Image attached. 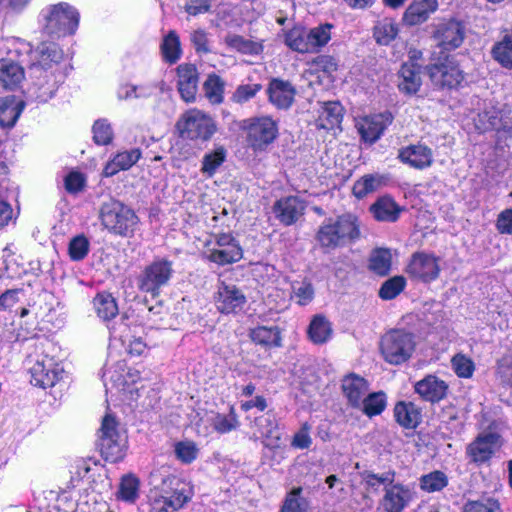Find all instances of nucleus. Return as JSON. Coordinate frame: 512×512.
<instances>
[{
  "instance_id": "26",
  "label": "nucleus",
  "mask_w": 512,
  "mask_h": 512,
  "mask_svg": "<svg viewBox=\"0 0 512 512\" xmlns=\"http://www.w3.org/2000/svg\"><path fill=\"white\" fill-rule=\"evenodd\" d=\"M268 99L278 109H288L295 98L296 89L289 82L273 78L267 88Z\"/></svg>"
},
{
  "instance_id": "1",
  "label": "nucleus",
  "mask_w": 512,
  "mask_h": 512,
  "mask_svg": "<svg viewBox=\"0 0 512 512\" xmlns=\"http://www.w3.org/2000/svg\"><path fill=\"white\" fill-rule=\"evenodd\" d=\"M150 485L149 512H176L193 497L190 483L172 474L153 472L150 476Z\"/></svg>"
},
{
  "instance_id": "48",
  "label": "nucleus",
  "mask_w": 512,
  "mask_h": 512,
  "mask_svg": "<svg viewBox=\"0 0 512 512\" xmlns=\"http://www.w3.org/2000/svg\"><path fill=\"white\" fill-rule=\"evenodd\" d=\"M387 398L382 391L366 394L363 398V404L358 408L366 416L373 417L380 415L386 408Z\"/></svg>"
},
{
  "instance_id": "60",
  "label": "nucleus",
  "mask_w": 512,
  "mask_h": 512,
  "mask_svg": "<svg viewBox=\"0 0 512 512\" xmlns=\"http://www.w3.org/2000/svg\"><path fill=\"white\" fill-rule=\"evenodd\" d=\"M174 452L178 460L182 463L189 464L198 456V448L192 441H180L174 445Z\"/></svg>"
},
{
  "instance_id": "55",
  "label": "nucleus",
  "mask_w": 512,
  "mask_h": 512,
  "mask_svg": "<svg viewBox=\"0 0 512 512\" xmlns=\"http://www.w3.org/2000/svg\"><path fill=\"white\" fill-rule=\"evenodd\" d=\"M463 512H504L499 501L492 497H482L478 500L468 501Z\"/></svg>"
},
{
  "instance_id": "52",
  "label": "nucleus",
  "mask_w": 512,
  "mask_h": 512,
  "mask_svg": "<svg viewBox=\"0 0 512 512\" xmlns=\"http://www.w3.org/2000/svg\"><path fill=\"white\" fill-rule=\"evenodd\" d=\"M226 149L222 146L215 148L214 151L204 155L201 171L203 174L211 177L226 159Z\"/></svg>"
},
{
  "instance_id": "2",
  "label": "nucleus",
  "mask_w": 512,
  "mask_h": 512,
  "mask_svg": "<svg viewBox=\"0 0 512 512\" xmlns=\"http://www.w3.org/2000/svg\"><path fill=\"white\" fill-rule=\"evenodd\" d=\"M360 236L358 217L352 213H344L326 218L318 227L315 239L325 252H330L355 243Z\"/></svg>"
},
{
  "instance_id": "63",
  "label": "nucleus",
  "mask_w": 512,
  "mask_h": 512,
  "mask_svg": "<svg viewBox=\"0 0 512 512\" xmlns=\"http://www.w3.org/2000/svg\"><path fill=\"white\" fill-rule=\"evenodd\" d=\"M150 95V90L144 86L132 84H123L117 90V97L120 100H129L132 98H146Z\"/></svg>"
},
{
  "instance_id": "5",
  "label": "nucleus",
  "mask_w": 512,
  "mask_h": 512,
  "mask_svg": "<svg viewBox=\"0 0 512 512\" xmlns=\"http://www.w3.org/2000/svg\"><path fill=\"white\" fill-rule=\"evenodd\" d=\"M97 447L102 457L109 462L116 463L125 456L127 437L119 428L116 419L107 414L98 431Z\"/></svg>"
},
{
  "instance_id": "51",
  "label": "nucleus",
  "mask_w": 512,
  "mask_h": 512,
  "mask_svg": "<svg viewBox=\"0 0 512 512\" xmlns=\"http://www.w3.org/2000/svg\"><path fill=\"white\" fill-rule=\"evenodd\" d=\"M140 482L134 475H125L122 477L119 489L118 498L127 503H134L139 497Z\"/></svg>"
},
{
  "instance_id": "11",
  "label": "nucleus",
  "mask_w": 512,
  "mask_h": 512,
  "mask_svg": "<svg viewBox=\"0 0 512 512\" xmlns=\"http://www.w3.org/2000/svg\"><path fill=\"white\" fill-rule=\"evenodd\" d=\"M215 244L213 248H207V259L217 265L224 266L240 261L243 250L239 242L231 233H211Z\"/></svg>"
},
{
  "instance_id": "54",
  "label": "nucleus",
  "mask_w": 512,
  "mask_h": 512,
  "mask_svg": "<svg viewBox=\"0 0 512 512\" xmlns=\"http://www.w3.org/2000/svg\"><path fill=\"white\" fill-rule=\"evenodd\" d=\"M448 485V478L442 471H433L420 478V487L422 490L432 493L444 489Z\"/></svg>"
},
{
  "instance_id": "35",
  "label": "nucleus",
  "mask_w": 512,
  "mask_h": 512,
  "mask_svg": "<svg viewBox=\"0 0 512 512\" xmlns=\"http://www.w3.org/2000/svg\"><path fill=\"white\" fill-rule=\"evenodd\" d=\"M421 86L419 67L413 63H404L399 71L398 87L406 94H415Z\"/></svg>"
},
{
  "instance_id": "47",
  "label": "nucleus",
  "mask_w": 512,
  "mask_h": 512,
  "mask_svg": "<svg viewBox=\"0 0 512 512\" xmlns=\"http://www.w3.org/2000/svg\"><path fill=\"white\" fill-rule=\"evenodd\" d=\"M225 43L236 51L247 55H259L263 51V45L259 42L246 39L240 35H227Z\"/></svg>"
},
{
  "instance_id": "20",
  "label": "nucleus",
  "mask_w": 512,
  "mask_h": 512,
  "mask_svg": "<svg viewBox=\"0 0 512 512\" xmlns=\"http://www.w3.org/2000/svg\"><path fill=\"white\" fill-rule=\"evenodd\" d=\"M246 297L235 285L222 283L218 287L216 306L221 313H236L243 309Z\"/></svg>"
},
{
  "instance_id": "6",
  "label": "nucleus",
  "mask_w": 512,
  "mask_h": 512,
  "mask_svg": "<svg viewBox=\"0 0 512 512\" xmlns=\"http://www.w3.org/2000/svg\"><path fill=\"white\" fill-rule=\"evenodd\" d=\"M173 273V262L171 260L156 257L137 276V287L142 293L155 298L160 295L162 288L169 284Z\"/></svg>"
},
{
  "instance_id": "22",
  "label": "nucleus",
  "mask_w": 512,
  "mask_h": 512,
  "mask_svg": "<svg viewBox=\"0 0 512 512\" xmlns=\"http://www.w3.org/2000/svg\"><path fill=\"white\" fill-rule=\"evenodd\" d=\"M500 446V437L496 433L480 434L467 448L472 461L483 463L489 460L494 451Z\"/></svg>"
},
{
  "instance_id": "31",
  "label": "nucleus",
  "mask_w": 512,
  "mask_h": 512,
  "mask_svg": "<svg viewBox=\"0 0 512 512\" xmlns=\"http://www.w3.org/2000/svg\"><path fill=\"white\" fill-rule=\"evenodd\" d=\"M141 158V151L138 148L117 153L108 161L103 169V176L112 177L118 172L130 169Z\"/></svg>"
},
{
  "instance_id": "50",
  "label": "nucleus",
  "mask_w": 512,
  "mask_h": 512,
  "mask_svg": "<svg viewBox=\"0 0 512 512\" xmlns=\"http://www.w3.org/2000/svg\"><path fill=\"white\" fill-rule=\"evenodd\" d=\"M161 53L163 59L170 63H176L182 54L180 39L175 31H170L163 39L161 44Z\"/></svg>"
},
{
  "instance_id": "7",
  "label": "nucleus",
  "mask_w": 512,
  "mask_h": 512,
  "mask_svg": "<svg viewBox=\"0 0 512 512\" xmlns=\"http://www.w3.org/2000/svg\"><path fill=\"white\" fill-rule=\"evenodd\" d=\"M414 349L413 334L403 329L390 330L380 340L381 355L391 365H400L408 361Z\"/></svg>"
},
{
  "instance_id": "29",
  "label": "nucleus",
  "mask_w": 512,
  "mask_h": 512,
  "mask_svg": "<svg viewBox=\"0 0 512 512\" xmlns=\"http://www.w3.org/2000/svg\"><path fill=\"white\" fill-rule=\"evenodd\" d=\"M414 390L422 400L435 403L446 396L448 385L435 375H427L415 383Z\"/></svg>"
},
{
  "instance_id": "57",
  "label": "nucleus",
  "mask_w": 512,
  "mask_h": 512,
  "mask_svg": "<svg viewBox=\"0 0 512 512\" xmlns=\"http://www.w3.org/2000/svg\"><path fill=\"white\" fill-rule=\"evenodd\" d=\"M405 286L406 279L403 276H394L382 284L379 296L383 300L394 299L404 290Z\"/></svg>"
},
{
  "instance_id": "36",
  "label": "nucleus",
  "mask_w": 512,
  "mask_h": 512,
  "mask_svg": "<svg viewBox=\"0 0 512 512\" xmlns=\"http://www.w3.org/2000/svg\"><path fill=\"white\" fill-rule=\"evenodd\" d=\"M378 221L394 222L399 218L401 207L389 196L380 197L370 208Z\"/></svg>"
},
{
  "instance_id": "28",
  "label": "nucleus",
  "mask_w": 512,
  "mask_h": 512,
  "mask_svg": "<svg viewBox=\"0 0 512 512\" xmlns=\"http://www.w3.org/2000/svg\"><path fill=\"white\" fill-rule=\"evenodd\" d=\"M341 389L347 403L352 408H360L363 404V398L368 392L367 381L356 374L346 375L341 382Z\"/></svg>"
},
{
  "instance_id": "64",
  "label": "nucleus",
  "mask_w": 512,
  "mask_h": 512,
  "mask_svg": "<svg viewBox=\"0 0 512 512\" xmlns=\"http://www.w3.org/2000/svg\"><path fill=\"white\" fill-rule=\"evenodd\" d=\"M236 414L231 410L228 415L218 414L213 421L214 429L219 433H228L238 426Z\"/></svg>"
},
{
  "instance_id": "18",
  "label": "nucleus",
  "mask_w": 512,
  "mask_h": 512,
  "mask_svg": "<svg viewBox=\"0 0 512 512\" xmlns=\"http://www.w3.org/2000/svg\"><path fill=\"white\" fill-rule=\"evenodd\" d=\"M306 203L298 196H285L272 206L274 217L284 226L295 224L303 215Z\"/></svg>"
},
{
  "instance_id": "49",
  "label": "nucleus",
  "mask_w": 512,
  "mask_h": 512,
  "mask_svg": "<svg viewBox=\"0 0 512 512\" xmlns=\"http://www.w3.org/2000/svg\"><path fill=\"white\" fill-rule=\"evenodd\" d=\"M280 512H309V503L302 496L301 487H295L286 494Z\"/></svg>"
},
{
  "instance_id": "45",
  "label": "nucleus",
  "mask_w": 512,
  "mask_h": 512,
  "mask_svg": "<svg viewBox=\"0 0 512 512\" xmlns=\"http://www.w3.org/2000/svg\"><path fill=\"white\" fill-rule=\"evenodd\" d=\"M332 24L324 23L307 30L311 53L320 51L330 40Z\"/></svg>"
},
{
  "instance_id": "8",
  "label": "nucleus",
  "mask_w": 512,
  "mask_h": 512,
  "mask_svg": "<svg viewBox=\"0 0 512 512\" xmlns=\"http://www.w3.org/2000/svg\"><path fill=\"white\" fill-rule=\"evenodd\" d=\"M177 128L183 138L208 141L216 132L217 125L210 115L190 109L180 117Z\"/></svg>"
},
{
  "instance_id": "33",
  "label": "nucleus",
  "mask_w": 512,
  "mask_h": 512,
  "mask_svg": "<svg viewBox=\"0 0 512 512\" xmlns=\"http://www.w3.org/2000/svg\"><path fill=\"white\" fill-rule=\"evenodd\" d=\"M24 109V102L14 96L0 98V126L11 128Z\"/></svg>"
},
{
  "instance_id": "38",
  "label": "nucleus",
  "mask_w": 512,
  "mask_h": 512,
  "mask_svg": "<svg viewBox=\"0 0 512 512\" xmlns=\"http://www.w3.org/2000/svg\"><path fill=\"white\" fill-rule=\"evenodd\" d=\"M399 34V25L395 19L385 17L376 22L373 27V37L377 44L387 46Z\"/></svg>"
},
{
  "instance_id": "27",
  "label": "nucleus",
  "mask_w": 512,
  "mask_h": 512,
  "mask_svg": "<svg viewBox=\"0 0 512 512\" xmlns=\"http://www.w3.org/2000/svg\"><path fill=\"white\" fill-rule=\"evenodd\" d=\"M178 91L181 98L187 102H193L198 89V72L192 64H181L177 67Z\"/></svg>"
},
{
  "instance_id": "10",
  "label": "nucleus",
  "mask_w": 512,
  "mask_h": 512,
  "mask_svg": "<svg viewBox=\"0 0 512 512\" xmlns=\"http://www.w3.org/2000/svg\"><path fill=\"white\" fill-rule=\"evenodd\" d=\"M247 141L255 151L267 148L278 136V126L270 116L253 117L244 121Z\"/></svg>"
},
{
  "instance_id": "19",
  "label": "nucleus",
  "mask_w": 512,
  "mask_h": 512,
  "mask_svg": "<svg viewBox=\"0 0 512 512\" xmlns=\"http://www.w3.org/2000/svg\"><path fill=\"white\" fill-rule=\"evenodd\" d=\"M392 120L393 116L390 112H383L360 119L356 127L363 141L373 144L380 139Z\"/></svg>"
},
{
  "instance_id": "46",
  "label": "nucleus",
  "mask_w": 512,
  "mask_h": 512,
  "mask_svg": "<svg viewBox=\"0 0 512 512\" xmlns=\"http://www.w3.org/2000/svg\"><path fill=\"white\" fill-rule=\"evenodd\" d=\"M392 255L389 249L377 248L372 251L369 259V268L380 276L387 275L391 270Z\"/></svg>"
},
{
  "instance_id": "56",
  "label": "nucleus",
  "mask_w": 512,
  "mask_h": 512,
  "mask_svg": "<svg viewBox=\"0 0 512 512\" xmlns=\"http://www.w3.org/2000/svg\"><path fill=\"white\" fill-rule=\"evenodd\" d=\"M451 367L460 378H471L475 371L473 360L462 353H458L452 357Z\"/></svg>"
},
{
  "instance_id": "53",
  "label": "nucleus",
  "mask_w": 512,
  "mask_h": 512,
  "mask_svg": "<svg viewBox=\"0 0 512 512\" xmlns=\"http://www.w3.org/2000/svg\"><path fill=\"white\" fill-rule=\"evenodd\" d=\"M254 425L261 437L266 439L275 438L276 441L279 440V436H274V433L278 428V423L276 416L272 411H268L265 414L257 417L255 419Z\"/></svg>"
},
{
  "instance_id": "39",
  "label": "nucleus",
  "mask_w": 512,
  "mask_h": 512,
  "mask_svg": "<svg viewBox=\"0 0 512 512\" xmlns=\"http://www.w3.org/2000/svg\"><path fill=\"white\" fill-rule=\"evenodd\" d=\"M343 119V108L339 102H327L323 105L318 118V127L330 130L338 127Z\"/></svg>"
},
{
  "instance_id": "17",
  "label": "nucleus",
  "mask_w": 512,
  "mask_h": 512,
  "mask_svg": "<svg viewBox=\"0 0 512 512\" xmlns=\"http://www.w3.org/2000/svg\"><path fill=\"white\" fill-rule=\"evenodd\" d=\"M433 38L442 50H454L460 47L464 41L465 27L460 21L454 19L439 23L433 33Z\"/></svg>"
},
{
  "instance_id": "15",
  "label": "nucleus",
  "mask_w": 512,
  "mask_h": 512,
  "mask_svg": "<svg viewBox=\"0 0 512 512\" xmlns=\"http://www.w3.org/2000/svg\"><path fill=\"white\" fill-rule=\"evenodd\" d=\"M64 53L58 44L54 42H42L29 53V67H37L41 72L50 70L61 73L60 63L63 60Z\"/></svg>"
},
{
  "instance_id": "40",
  "label": "nucleus",
  "mask_w": 512,
  "mask_h": 512,
  "mask_svg": "<svg viewBox=\"0 0 512 512\" xmlns=\"http://www.w3.org/2000/svg\"><path fill=\"white\" fill-rule=\"evenodd\" d=\"M225 81L215 73L207 76L203 83L205 97L211 104H221L224 100Z\"/></svg>"
},
{
  "instance_id": "34",
  "label": "nucleus",
  "mask_w": 512,
  "mask_h": 512,
  "mask_svg": "<svg viewBox=\"0 0 512 512\" xmlns=\"http://www.w3.org/2000/svg\"><path fill=\"white\" fill-rule=\"evenodd\" d=\"M249 337L257 345L265 348L281 346V332L278 326H257L250 329Z\"/></svg>"
},
{
  "instance_id": "12",
  "label": "nucleus",
  "mask_w": 512,
  "mask_h": 512,
  "mask_svg": "<svg viewBox=\"0 0 512 512\" xmlns=\"http://www.w3.org/2000/svg\"><path fill=\"white\" fill-rule=\"evenodd\" d=\"M140 380V372L127 367L125 362L119 361L106 368L103 374V382L108 390L115 388L118 391L128 393L133 397L138 392L135 385Z\"/></svg>"
},
{
  "instance_id": "42",
  "label": "nucleus",
  "mask_w": 512,
  "mask_h": 512,
  "mask_svg": "<svg viewBox=\"0 0 512 512\" xmlns=\"http://www.w3.org/2000/svg\"><path fill=\"white\" fill-rule=\"evenodd\" d=\"M307 29L294 27L285 33V44L298 53H311Z\"/></svg>"
},
{
  "instance_id": "30",
  "label": "nucleus",
  "mask_w": 512,
  "mask_h": 512,
  "mask_svg": "<svg viewBox=\"0 0 512 512\" xmlns=\"http://www.w3.org/2000/svg\"><path fill=\"white\" fill-rule=\"evenodd\" d=\"M475 127L480 132L500 130L504 127L502 110L492 101L485 103L475 119Z\"/></svg>"
},
{
  "instance_id": "21",
  "label": "nucleus",
  "mask_w": 512,
  "mask_h": 512,
  "mask_svg": "<svg viewBox=\"0 0 512 512\" xmlns=\"http://www.w3.org/2000/svg\"><path fill=\"white\" fill-rule=\"evenodd\" d=\"M398 158L412 168L423 170L432 165L433 152L426 145L418 143L402 147L399 150Z\"/></svg>"
},
{
  "instance_id": "37",
  "label": "nucleus",
  "mask_w": 512,
  "mask_h": 512,
  "mask_svg": "<svg viewBox=\"0 0 512 512\" xmlns=\"http://www.w3.org/2000/svg\"><path fill=\"white\" fill-rule=\"evenodd\" d=\"M93 308L96 315L104 322L114 319L118 313L116 299L108 292H100L93 299Z\"/></svg>"
},
{
  "instance_id": "41",
  "label": "nucleus",
  "mask_w": 512,
  "mask_h": 512,
  "mask_svg": "<svg viewBox=\"0 0 512 512\" xmlns=\"http://www.w3.org/2000/svg\"><path fill=\"white\" fill-rule=\"evenodd\" d=\"M491 53L502 67L512 69V32L506 33L496 42Z\"/></svg>"
},
{
  "instance_id": "32",
  "label": "nucleus",
  "mask_w": 512,
  "mask_h": 512,
  "mask_svg": "<svg viewBox=\"0 0 512 512\" xmlns=\"http://www.w3.org/2000/svg\"><path fill=\"white\" fill-rule=\"evenodd\" d=\"M394 417L401 427L414 429L421 421V412L415 404L401 401L394 407Z\"/></svg>"
},
{
  "instance_id": "23",
  "label": "nucleus",
  "mask_w": 512,
  "mask_h": 512,
  "mask_svg": "<svg viewBox=\"0 0 512 512\" xmlns=\"http://www.w3.org/2000/svg\"><path fill=\"white\" fill-rule=\"evenodd\" d=\"M7 49L6 40H0V85L4 89L16 88L24 79L23 68L12 60L5 59L2 50Z\"/></svg>"
},
{
  "instance_id": "44",
  "label": "nucleus",
  "mask_w": 512,
  "mask_h": 512,
  "mask_svg": "<svg viewBox=\"0 0 512 512\" xmlns=\"http://www.w3.org/2000/svg\"><path fill=\"white\" fill-rule=\"evenodd\" d=\"M332 334L329 321L323 316H315L308 328L310 340L315 344H323L327 342Z\"/></svg>"
},
{
  "instance_id": "4",
  "label": "nucleus",
  "mask_w": 512,
  "mask_h": 512,
  "mask_svg": "<svg viewBox=\"0 0 512 512\" xmlns=\"http://www.w3.org/2000/svg\"><path fill=\"white\" fill-rule=\"evenodd\" d=\"M99 218L105 229L124 238L133 237L139 223L136 213L115 199L102 203Z\"/></svg>"
},
{
  "instance_id": "24",
  "label": "nucleus",
  "mask_w": 512,
  "mask_h": 512,
  "mask_svg": "<svg viewBox=\"0 0 512 512\" xmlns=\"http://www.w3.org/2000/svg\"><path fill=\"white\" fill-rule=\"evenodd\" d=\"M412 496V491L407 486L391 484L385 487L381 505L385 512H403Z\"/></svg>"
},
{
  "instance_id": "14",
  "label": "nucleus",
  "mask_w": 512,
  "mask_h": 512,
  "mask_svg": "<svg viewBox=\"0 0 512 512\" xmlns=\"http://www.w3.org/2000/svg\"><path fill=\"white\" fill-rule=\"evenodd\" d=\"M440 271V258L427 252L413 253L406 268L412 279L423 283L435 281Z\"/></svg>"
},
{
  "instance_id": "9",
  "label": "nucleus",
  "mask_w": 512,
  "mask_h": 512,
  "mask_svg": "<svg viewBox=\"0 0 512 512\" xmlns=\"http://www.w3.org/2000/svg\"><path fill=\"white\" fill-rule=\"evenodd\" d=\"M30 84L27 95L39 103H46L54 97L59 83L63 81L62 73L50 70L41 72L37 67L28 69Z\"/></svg>"
},
{
  "instance_id": "25",
  "label": "nucleus",
  "mask_w": 512,
  "mask_h": 512,
  "mask_svg": "<svg viewBox=\"0 0 512 512\" xmlns=\"http://www.w3.org/2000/svg\"><path fill=\"white\" fill-rule=\"evenodd\" d=\"M439 7L438 0H412L406 8L402 21L408 26L426 22Z\"/></svg>"
},
{
  "instance_id": "59",
  "label": "nucleus",
  "mask_w": 512,
  "mask_h": 512,
  "mask_svg": "<svg viewBox=\"0 0 512 512\" xmlns=\"http://www.w3.org/2000/svg\"><path fill=\"white\" fill-rule=\"evenodd\" d=\"M314 289L310 282H296L292 285L291 299L297 304L305 306L312 301Z\"/></svg>"
},
{
  "instance_id": "3",
  "label": "nucleus",
  "mask_w": 512,
  "mask_h": 512,
  "mask_svg": "<svg viewBox=\"0 0 512 512\" xmlns=\"http://www.w3.org/2000/svg\"><path fill=\"white\" fill-rule=\"evenodd\" d=\"M42 30L51 38L75 34L79 26L80 13L71 4L59 2L44 7L39 15Z\"/></svg>"
},
{
  "instance_id": "43",
  "label": "nucleus",
  "mask_w": 512,
  "mask_h": 512,
  "mask_svg": "<svg viewBox=\"0 0 512 512\" xmlns=\"http://www.w3.org/2000/svg\"><path fill=\"white\" fill-rule=\"evenodd\" d=\"M384 182V177L379 174H366L358 179L353 185V194L356 198L362 199L370 193L378 190Z\"/></svg>"
},
{
  "instance_id": "58",
  "label": "nucleus",
  "mask_w": 512,
  "mask_h": 512,
  "mask_svg": "<svg viewBox=\"0 0 512 512\" xmlns=\"http://www.w3.org/2000/svg\"><path fill=\"white\" fill-rule=\"evenodd\" d=\"M93 140L97 145H108L113 140V129L106 119L96 120L92 127Z\"/></svg>"
},
{
  "instance_id": "16",
  "label": "nucleus",
  "mask_w": 512,
  "mask_h": 512,
  "mask_svg": "<svg viewBox=\"0 0 512 512\" xmlns=\"http://www.w3.org/2000/svg\"><path fill=\"white\" fill-rule=\"evenodd\" d=\"M428 73L432 83L440 88H455L464 80L463 71L453 58L430 65Z\"/></svg>"
},
{
  "instance_id": "62",
  "label": "nucleus",
  "mask_w": 512,
  "mask_h": 512,
  "mask_svg": "<svg viewBox=\"0 0 512 512\" xmlns=\"http://www.w3.org/2000/svg\"><path fill=\"white\" fill-rule=\"evenodd\" d=\"M262 89V85L243 84L239 85L231 96V100L237 104H243L251 100Z\"/></svg>"
},
{
  "instance_id": "61",
  "label": "nucleus",
  "mask_w": 512,
  "mask_h": 512,
  "mask_svg": "<svg viewBox=\"0 0 512 512\" xmlns=\"http://www.w3.org/2000/svg\"><path fill=\"white\" fill-rule=\"evenodd\" d=\"M90 248V243L84 235L74 237L69 243V256L74 261L84 259Z\"/></svg>"
},
{
  "instance_id": "13",
  "label": "nucleus",
  "mask_w": 512,
  "mask_h": 512,
  "mask_svg": "<svg viewBox=\"0 0 512 512\" xmlns=\"http://www.w3.org/2000/svg\"><path fill=\"white\" fill-rule=\"evenodd\" d=\"M31 384L43 389L55 386L64 374L63 367L48 355L38 357L29 368Z\"/></svg>"
}]
</instances>
